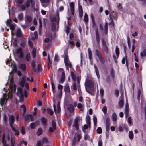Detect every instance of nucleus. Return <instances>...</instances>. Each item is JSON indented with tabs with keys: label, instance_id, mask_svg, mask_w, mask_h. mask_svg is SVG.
<instances>
[{
	"label": "nucleus",
	"instance_id": "obj_4",
	"mask_svg": "<svg viewBox=\"0 0 146 146\" xmlns=\"http://www.w3.org/2000/svg\"><path fill=\"white\" fill-rule=\"evenodd\" d=\"M110 119L109 117H107L106 118V129L107 132H108L110 131Z\"/></svg>",
	"mask_w": 146,
	"mask_h": 146
},
{
	"label": "nucleus",
	"instance_id": "obj_31",
	"mask_svg": "<svg viewBox=\"0 0 146 146\" xmlns=\"http://www.w3.org/2000/svg\"><path fill=\"white\" fill-rule=\"evenodd\" d=\"M16 85L14 84L13 85V84L11 86V91H13L14 92H15L16 91Z\"/></svg>",
	"mask_w": 146,
	"mask_h": 146
},
{
	"label": "nucleus",
	"instance_id": "obj_6",
	"mask_svg": "<svg viewBox=\"0 0 146 146\" xmlns=\"http://www.w3.org/2000/svg\"><path fill=\"white\" fill-rule=\"evenodd\" d=\"M64 62L65 66L68 65V64L70 63L68 58V55L67 51H65L64 53Z\"/></svg>",
	"mask_w": 146,
	"mask_h": 146
},
{
	"label": "nucleus",
	"instance_id": "obj_41",
	"mask_svg": "<svg viewBox=\"0 0 146 146\" xmlns=\"http://www.w3.org/2000/svg\"><path fill=\"white\" fill-rule=\"evenodd\" d=\"M8 26L9 27L10 29L12 32L14 31L15 29V26L13 24H11Z\"/></svg>",
	"mask_w": 146,
	"mask_h": 146
},
{
	"label": "nucleus",
	"instance_id": "obj_35",
	"mask_svg": "<svg viewBox=\"0 0 146 146\" xmlns=\"http://www.w3.org/2000/svg\"><path fill=\"white\" fill-rule=\"evenodd\" d=\"M84 21L86 22V24L88 21V15L86 13H85L84 15Z\"/></svg>",
	"mask_w": 146,
	"mask_h": 146
},
{
	"label": "nucleus",
	"instance_id": "obj_23",
	"mask_svg": "<svg viewBox=\"0 0 146 146\" xmlns=\"http://www.w3.org/2000/svg\"><path fill=\"white\" fill-rule=\"evenodd\" d=\"M18 18L20 21H22L23 19V14L21 13L18 15Z\"/></svg>",
	"mask_w": 146,
	"mask_h": 146
},
{
	"label": "nucleus",
	"instance_id": "obj_7",
	"mask_svg": "<svg viewBox=\"0 0 146 146\" xmlns=\"http://www.w3.org/2000/svg\"><path fill=\"white\" fill-rule=\"evenodd\" d=\"M69 6L71 14L72 15H74L75 11L74 3L72 2H70L69 4Z\"/></svg>",
	"mask_w": 146,
	"mask_h": 146
},
{
	"label": "nucleus",
	"instance_id": "obj_61",
	"mask_svg": "<svg viewBox=\"0 0 146 146\" xmlns=\"http://www.w3.org/2000/svg\"><path fill=\"white\" fill-rule=\"evenodd\" d=\"M30 0H27L26 1L25 5L28 8L30 7Z\"/></svg>",
	"mask_w": 146,
	"mask_h": 146
},
{
	"label": "nucleus",
	"instance_id": "obj_2",
	"mask_svg": "<svg viewBox=\"0 0 146 146\" xmlns=\"http://www.w3.org/2000/svg\"><path fill=\"white\" fill-rule=\"evenodd\" d=\"M95 52L100 63L102 64H104L105 63V60L104 58L102 56L101 52L97 49L95 50Z\"/></svg>",
	"mask_w": 146,
	"mask_h": 146
},
{
	"label": "nucleus",
	"instance_id": "obj_44",
	"mask_svg": "<svg viewBox=\"0 0 146 146\" xmlns=\"http://www.w3.org/2000/svg\"><path fill=\"white\" fill-rule=\"evenodd\" d=\"M42 143H47L48 142V139L46 137H43L42 139Z\"/></svg>",
	"mask_w": 146,
	"mask_h": 146
},
{
	"label": "nucleus",
	"instance_id": "obj_37",
	"mask_svg": "<svg viewBox=\"0 0 146 146\" xmlns=\"http://www.w3.org/2000/svg\"><path fill=\"white\" fill-rule=\"evenodd\" d=\"M124 104L123 101V100H120L118 103L119 105L120 108L123 107Z\"/></svg>",
	"mask_w": 146,
	"mask_h": 146
},
{
	"label": "nucleus",
	"instance_id": "obj_20",
	"mask_svg": "<svg viewBox=\"0 0 146 146\" xmlns=\"http://www.w3.org/2000/svg\"><path fill=\"white\" fill-rule=\"evenodd\" d=\"M104 28L105 34L106 35H107L108 33V24L107 22L105 23Z\"/></svg>",
	"mask_w": 146,
	"mask_h": 146
},
{
	"label": "nucleus",
	"instance_id": "obj_40",
	"mask_svg": "<svg viewBox=\"0 0 146 146\" xmlns=\"http://www.w3.org/2000/svg\"><path fill=\"white\" fill-rule=\"evenodd\" d=\"M52 126L53 129L55 130L56 129V125L55 121L53 120L52 122Z\"/></svg>",
	"mask_w": 146,
	"mask_h": 146
},
{
	"label": "nucleus",
	"instance_id": "obj_30",
	"mask_svg": "<svg viewBox=\"0 0 146 146\" xmlns=\"http://www.w3.org/2000/svg\"><path fill=\"white\" fill-rule=\"evenodd\" d=\"M115 53L117 56V58H118V57L119 54V49L117 46L115 47Z\"/></svg>",
	"mask_w": 146,
	"mask_h": 146
},
{
	"label": "nucleus",
	"instance_id": "obj_55",
	"mask_svg": "<svg viewBox=\"0 0 146 146\" xmlns=\"http://www.w3.org/2000/svg\"><path fill=\"white\" fill-rule=\"evenodd\" d=\"M12 21L11 19H7L6 21V25L7 26H9L12 23H11V21Z\"/></svg>",
	"mask_w": 146,
	"mask_h": 146
},
{
	"label": "nucleus",
	"instance_id": "obj_28",
	"mask_svg": "<svg viewBox=\"0 0 146 146\" xmlns=\"http://www.w3.org/2000/svg\"><path fill=\"white\" fill-rule=\"evenodd\" d=\"M36 50L35 48H33L31 52V54L33 58H35L36 57Z\"/></svg>",
	"mask_w": 146,
	"mask_h": 146
},
{
	"label": "nucleus",
	"instance_id": "obj_8",
	"mask_svg": "<svg viewBox=\"0 0 146 146\" xmlns=\"http://www.w3.org/2000/svg\"><path fill=\"white\" fill-rule=\"evenodd\" d=\"M67 109L70 112L73 113L74 110V108L72 104H68L67 106Z\"/></svg>",
	"mask_w": 146,
	"mask_h": 146
},
{
	"label": "nucleus",
	"instance_id": "obj_27",
	"mask_svg": "<svg viewBox=\"0 0 146 146\" xmlns=\"http://www.w3.org/2000/svg\"><path fill=\"white\" fill-rule=\"evenodd\" d=\"M93 120L94 124V127H96L97 124V118L95 115H94L93 116Z\"/></svg>",
	"mask_w": 146,
	"mask_h": 146
},
{
	"label": "nucleus",
	"instance_id": "obj_12",
	"mask_svg": "<svg viewBox=\"0 0 146 146\" xmlns=\"http://www.w3.org/2000/svg\"><path fill=\"white\" fill-rule=\"evenodd\" d=\"M19 94L21 95L23 94V89L22 88L20 87H19L17 88V95L19 96Z\"/></svg>",
	"mask_w": 146,
	"mask_h": 146
},
{
	"label": "nucleus",
	"instance_id": "obj_50",
	"mask_svg": "<svg viewBox=\"0 0 146 146\" xmlns=\"http://www.w3.org/2000/svg\"><path fill=\"white\" fill-rule=\"evenodd\" d=\"M13 61H12V60H8L6 62V64L9 66L12 65V63Z\"/></svg>",
	"mask_w": 146,
	"mask_h": 146
},
{
	"label": "nucleus",
	"instance_id": "obj_62",
	"mask_svg": "<svg viewBox=\"0 0 146 146\" xmlns=\"http://www.w3.org/2000/svg\"><path fill=\"white\" fill-rule=\"evenodd\" d=\"M22 49L21 47L19 48L18 49H17L16 50V53L17 54H19L20 53L22 52Z\"/></svg>",
	"mask_w": 146,
	"mask_h": 146
},
{
	"label": "nucleus",
	"instance_id": "obj_14",
	"mask_svg": "<svg viewBox=\"0 0 146 146\" xmlns=\"http://www.w3.org/2000/svg\"><path fill=\"white\" fill-rule=\"evenodd\" d=\"M32 117L33 116L31 115L30 114L29 115H28L27 114L24 117V119L26 121H27L29 120V118H30L31 121H33L32 120Z\"/></svg>",
	"mask_w": 146,
	"mask_h": 146
},
{
	"label": "nucleus",
	"instance_id": "obj_10",
	"mask_svg": "<svg viewBox=\"0 0 146 146\" xmlns=\"http://www.w3.org/2000/svg\"><path fill=\"white\" fill-rule=\"evenodd\" d=\"M15 35L18 38H20L23 35L22 32L20 29H17V32L15 33Z\"/></svg>",
	"mask_w": 146,
	"mask_h": 146
},
{
	"label": "nucleus",
	"instance_id": "obj_19",
	"mask_svg": "<svg viewBox=\"0 0 146 146\" xmlns=\"http://www.w3.org/2000/svg\"><path fill=\"white\" fill-rule=\"evenodd\" d=\"M42 123L44 126H46L47 124V120L44 117H42L41 119Z\"/></svg>",
	"mask_w": 146,
	"mask_h": 146
},
{
	"label": "nucleus",
	"instance_id": "obj_11",
	"mask_svg": "<svg viewBox=\"0 0 146 146\" xmlns=\"http://www.w3.org/2000/svg\"><path fill=\"white\" fill-rule=\"evenodd\" d=\"M94 67L95 69V72L97 77L98 79H99L100 78V76L99 72V70L97 66H96V65L95 64H94Z\"/></svg>",
	"mask_w": 146,
	"mask_h": 146
},
{
	"label": "nucleus",
	"instance_id": "obj_5",
	"mask_svg": "<svg viewBox=\"0 0 146 146\" xmlns=\"http://www.w3.org/2000/svg\"><path fill=\"white\" fill-rule=\"evenodd\" d=\"M85 87H87L91 88L94 87V84L91 80H88L85 82Z\"/></svg>",
	"mask_w": 146,
	"mask_h": 146
},
{
	"label": "nucleus",
	"instance_id": "obj_16",
	"mask_svg": "<svg viewBox=\"0 0 146 146\" xmlns=\"http://www.w3.org/2000/svg\"><path fill=\"white\" fill-rule=\"evenodd\" d=\"M128 109H129V106L128 104L127 101L125 110V114L126 115H127L128 113Z\"/></svg>",
	"mask_w": 146,
	"mask_h": 146
},
{
	"label": "nucleus",
	"instance_id": "obj_26",
	"mask_svg": "<svg viewBox=\"0 0 146 146\" xmlns=\"http://www.w3.org/2000/svg\"><path fill=\"white\" fill-rule=\"evenodd\" d=\"M88 52L89 58L90 60H91L92 59V52L91 49L90 48H88Z\"/></svg>",
	"mask_w": 146,
	"mask_h": 146
},
{
	"label": "nucleus",
	"instance_id": "obj_33",
	"mask_svg": "<svg viewBox=\"0 0 146 146\" xmlns=\"http://www.w3.org/2000/svg\"><path fill=\"white\" fill-rule=\"evenodd\" d=\"M71 74L72 78L73 81L75 82L76 81V77L73 72H71Z\"/></svg>",
	"mask_w": 146,
	"mask_h": 146
},
{
	"label": "nucleus",
	"instance_id": "obj_56",
	"mask_svg": "<svg viewBox=\"0 0 146 146\" xmlns=\"http://www.w3.org/2000/svg\"><path fill=\"white\" fill-rule=\"evenodd\" d=\"M96 131L97 133L99 134L101 133L102 132V129L100 127H98Z\"/></svg>",
	"mask_w": 146,
	"mask_h": 146
},
{
	"label": "nucleus",
	"instance_id": "obj_21",
	"mask_svg": "<svg viewBox=\"0 0 146 146\" xmlns=\"http://www.w3.org/2000/svg\"><path fill=\"white\" fill-rule=\"evenodd\" d=\"M15 121V117L13 115H11L9 118V123H14Z\"/></svg>",
	"mask_w": 146,
	"mask_h": 146
},
{
	"label": "nucleus",
	"instance_id": "obj_15",
	"mask_svg": "<svg viewBox=\"0 0 146 146\" xmlns=\"http://www.w3.org/2000/svg\"><path fill=\"white\" fill-rule=\"evenodd\" d=\"M65 73L64 71H63L62 72V76L60 79V81L61 83H63L65 80Z\"/></svg>",
	"mask_w": 146,
	"mask_h": 146
},
{
	"label": "nucleus",
	"instance_id": "obj_38",
	"mask_svg": "<svg viewBox=\"0 0 146 146\" xmlns=\"http://www.w3.org/2000/svg\"><path fill=\"white\" fill-rule=\"evenodd\" d=\"M46 111L48 113L50 114L51 115H52L53 114V111L50 108H47Z\"/></svg>",
	"mask_w": 146,
	"mask_h": 146
},
{
	"label": "nucleus",
	"instance_id": "obj_58",
	"mask_svg": "<svg viewBox=\"0 0 146 146\" xmlns=\"http://www.w3.org/2000/svg\"><path fill=\"white\" fill-rule=\"evenodd\" d=\"M30 2L31 3L32 8H34L35 6V1L33 0H30Z\"/></svg>",
	"mask_w": 146,
	"mask_h": 146
},
{
	"label": "nucleus",
	"instance_id": "obj_63",
	"mask_svg": "<svg viewBox=\"0 0 146 146\" xmlns=\"http://www.w3.org/2000/svg\"><path fill=\"white\" fill-rule=\"evenodd\" d=\"M28 44L29 46V47L31 48H33V44L31 41L29 40L28 41Z\"/></svg>",
	"mask_w": 146,
	"mask_h": 146
},
{
	"label": "nucleus",
	"instance_id": "obj_32",
	"mask_svg": "<svg viewBox=\"0 0 146 146\" xmlns=\"http://www.w3.org/2000/svg\"><path fill=\"white\" fill-rule=\"evenodd\" d=\"M110 18L111 22L109 24H111V25L113 27H114V23L113 20V19L112 18V16L110 14Z\"/></svg>",
	"mask_w": 146,
	"mask_h": 146
},
{
	"label": "nucleus",
	"instance_id": "obj_54",
	"mask_svg": "<svg viewBox=\"0 0 146 146\" xmlns=\"http://www.w3.org/2000/svg\"><path fill=\"white\" fill-rule=\"evenodd\" d=\"M110 74L112 78H114V71L113 68L111 69L110 72Z\"/></svg>",
	"mask_w": 146,
	"mask_h": 146
},
{
	"label": "nucleus",
	"instance_id": "obj_52",
	"mask_svg": "<svg viewBox=\"0 0 146 146\" xmlns=\"http://www.w3.org/2000/svg\"><path fill=\"white\" fill-rule=\"evenodd\" d=\"M24 94H22L21 95L20 97L19 102H23L24 101Z\"/></svg>",
	"mask_w": 146,
	"mask_h": 146
},
{
	"label": "nucleus",
	"instance_id": "obj_51",
	"mask_svg": "<svg viewBox=\"0 0 146 146\" xmlns=\"http://www.w3.org/2000/svg\"><path fill=\"white\" fill-rule=\"evenodd\" d=\"M71 87L74 90H77V85L75 82H74L73 84L72 85Z\"/></svg>",
	"mask_w": 146,
	"mask_h": 146
},
{
	"label": "nucleus",
	"instance_id": "obj_49",
	"mask_svg": "<svg viewBox=\"0 0 146 146\" xmlns=\"http://www.w3.org/2000/svg\"><path fill=\"white\" fill-rule=\"evenodd\" d=\"M30 54L29 53L27 54L26 55V59L27 62L29 61L30 59Z\"/></svg>",
	"mask_w": 146,
	"mask_h": 146
},
{
	"label": "nucleus",
	"instance_id": "obj_45",
	"mask_svg": "<svg viewBox=\"0 0 146 146\" xmlns=\"http://www.w3.org/2000/svg\"><path fill=\"white\" fill-rule=\"evenodd\" d=\"M64 90L66 92H68L70 91V88L68 85H66L64 87Z\"/></svg>",
	"mask_w": 146,
	"mask_h": 146
},
{
	"label": "nucleus",
	"instance_id": "obj_43",
	"mask_svg": "<svg viewBox=\"0 0 146 146\" xmlns=\"http://www.w3.org/2000/svg\"><path fill=\"white\" fill-rule=\"evenodd\" d=\"M20 68L22 69L23 71L26 70V66L25 64H21L20 65Z\"/></svg>",
	"mask_w": 146,
	"mask_h": 146
},
{
	"label": "nucleus",
	"instance_id": "obj_17",
	"mask_svg": "<svg viewBox=\"0 0 146 146\" xmlns=\"http://www.w3.org/2000/svg\"><path fill=\"white\" fill-rule=\"evenodd\" d=\"M86 123L89 127V128H90V118L89 116L88 115L86 116Z\"/></svg>",
	"mask_w": 146,
	"mask_h": 146
},
{
	"label": "nucleus",
	"instance_id": "obj_18",
	"mask_svg": "<svg viewBox=\"0 0 146 146\" xmlns=\"http://www.w3.org/2000/svg\"><path fill=\"white\" fill-rule=\"evenodd\" d=\"M43 131L41 128H38L36 132L37 135L38 136H40L43 134Z\"/></svg>",
	"mask_w": 146,
	"mask_h": 146
},
{
	"label": "nucleus",
	"instance_id": "obj_25",
	"mask_svg": "<svg viewBox=\"0 0 146 146\" xmlns=\"http://www.w3.org/2000/svg\"><path fill=\"white\" fill-rule=\"evenodd\" d=\"M129 137L131 140H132L134 138V135L132 131H129Z\"/></svg>",
	"mask_w": 146,
	"mask_h": 146
},
{
	"label": "nucleus",
	"instance_id": "obj_60",
	"mask_svg": "<svg viewBox=\"0 0 146 146\" xmlns=\"http://www.w3.org/2000/svg\"><path fill=\"white\" fill-rule=\"evenodd\" d=\"M43 143H42L41 140L38 141H37V144L36 146H42Z\"/></svg>",
	"mask_w": 146,
	"mask_h": 146
},
{
	"label": "nucleus",
	"instance_id": "obj_36",
	"mask_svg": "<svg viewBox=\"0 0 146 146\" xmlns=\"http://www.w3.org/2000/svg\"><path fill=\"white\" fill-rule=\"evenodd\" d=\"M61 109L60 107V102H58L57 104V112L58 113H59Z\"/></svg>",
	"mask_w": 146,
	"mask_h": 146
},
{
	"label": "nucleus",
	"instance_id": "obj_9",
	"mask_svg": "<svg viewBox=\"0 0 146 146\" xmlns=\"http://www.w3.org/2000/svg\"><path fill=\"white\" fill-rule=\"evenodd\" d=\"M78 12L79 17H82L83 15V11L82 6L80 5V3H78Z\"/></svg>",
	"mask_w": 146,
	"mask_h": 146
},
{
	"label": "nucleus",
	"instance_id": "obj_13",
	"mask_svg": "<svg viewBox=\"0 0 146 146\" xmlns=\"http://www.w3.org/2000/svg\"><path fill=\"white\" fill-rule=\"evenodd\" d=\"M73 126L76 127L77 130H78L79 125L78 124V119H75Z\"/></svg>",
	"mask_w": 146,
	"mask_h": 146
},
{
	"label": "nucleus",
	"instance_id": "obj_59",
	"mask_svg": "<svg viewBox=\"0 0 146 146\" xmlns=\"http://www.w3.org/2000/svg\"><path fill=\"white\" fill-rule=\"evenodd\" d=\"M102 111L105 114L107 113V107L106 106H104L102 109Z\"/></svg>",
	"mask_w": 146,
	"mask_h": 146
},
{
	"label": "nucleus",
	"instance_id": "obj_53",
	"mask_svg": "<svg viewBox=\"0 0 146 146\" xmlns=\"http://www.w3.org/2000/svg\"><path fill=\"white\" fill-rule=\"evenodd\" d=\"M90 138V137L89 135L88 134L85 133L84 135V139L85 140H86Z\"/></svg>",
	"mask_w": 146,
	"mask_h": 146
},
{
	"label": "nucleus",
	"instance_id": "obj_48",
	"mask_svg": "<svg viewBox=\"0 0 146 146\" xmlns=\"http://www.w3.org/2000/svg\"><path fill=\"white\" fill-rule=\"evenodd\" d=\"M77 142V137H74V139L72 141V146H75L76 143Z\"/></svg>",
	"mask_w": 146,
	"mask_h": 146
},
{
	"label": "nucleus",
	"instance_id": "obj_1",
	"mask_svg": "<svg viewBox=\"0 0 146 146\" xmlns=\"http://www.w3.org/2000/svg\"><path fill=\"white\" fill-rule=\"evenodd\" d=\"M101 44L103 50L106 54H108L109 51L108 48L109 44L107 41H106L104 39H102Z\"/></svg>",
	"mask_w": 146,
	"mask_h": 146
},
{
	"label": "nucleus",
	"instance_id": "obj_29",
	"mask_svg": "<svg viewBox=\"0 0 146 146\" xmlns=\"http://www.w3.org/2000/svg\"><path fill=\"white\" fill-rule=\"evenodd\" d=\"M56 27V23H53L52 24L51 27V29L52 31H54Z\"/></svg>",
	"mask_w": 146,
	"mask_h": 146
},
{
	"label": "nucleus",
	"instance_id": "obj_42",
	"mask_svg": "<svg viewBox=\"0 0 146 146\" xmlns=\"http://www.w3.org/2000/svg\"><path fill=\"white\" fill-rule=\"evenodd\" d=\"M6 100L5 98H1L0 100V104L1 106H3L4 104V102Z\"/></svg>",
	"mask_w": 146,
	"mask_h": 146
},
{
	"label": "nucleus",
	"instance_id": "obj_47",
	"mask_svg": "<svg viewBox=\"0 0 146 146\" xmlns=\"http://www.w3.org/2000/svg\"><path fill=\"white\" fill-rule=\"evenodd\" d=\"M26 20L28 22H31L32 19V17L31 16H28L27 17L26 19Z\"/></svg>",
	"mask_w": 146,
	"mask_h": 146
},
{
	"label": "nucleus",
	"instance_id": "obj_46",
	"mask_svg": "<svg viewBox=\"0 0 146 146\" xmlns=\"http://www.w3.org/2000/svg\"><path fill=\"white\" fill-rule=\"evenodd\" d=\"M66 69L69 71V67L70 68H72V65L71 64V62H70V63L68 64V65L67 66H65Z\"/></svg>",
	"mask_w": 146,
	"mask_h": 146
},
{
	"label": "nucleus",
	"instance_id": "obj_34",
	"mask_svg": "<svg viewBox=\"0 0 146 146\" xmlns=\"http://www.w3.org/2000/svg\"><path fill=\"white\" fill-rule=\"evenodd\" d=\"M112 16L114 19L115 20H117L118 18L117 14L114 11L112 12Z\"/></svg>",
	"mask_w": 146,
	"mask_h": 146
},
{
	"label": "nucleus",
	"instance_id": "obj_22",
	"mask_svg": "<svg viewBox=\"0 0 146 146\" xmlns=\"http://www.w3.org/2000/svg\"><path fill=\"white\" fill-rule=\"evenodd\" d=\"M140 55L141 57L146 56V47L141 52Z\"/></svg>",
	"mask_w": 146,
	"mask_h": 146
},
{
	"label": "nucleus",
	"instance_id": "obj_57",
	"mask_svg": "<svg viewBox=\"0 0 146 146\" xmlns=\"http://www.w3.org/2000/svg\"><path fill=\"white\" fill-rule=\"evenodd\" d=\"M77 141L79 142L82 138L81 135L80 134H78L77 135Z\"/></svg>",
	"mask_w": 146,
	"mask_h": 146
},
{
	"label": "nucleus",
	"instance_id": "obj_64",
	"mask_svg": "<svg viewBox=\"0 0 146 146\" xmlns=\"http://www.w3.org/2000/svg\"><path fill=\"white\" fill-rule=\"evenodd\" d=\"M30 126L31 128L32 129H34L36 127L34 122L31 123L30 124Z\"/></svg>",
	"mask_w": 146,
	"mask_h": 146
},
{
	"label": "nucleus",
	"instance_id": "obj_39",
	"mask_svg": "<svg viewBox=\"0 0 146 146\" xmlns=\"http://www.w3.org/2000/svg\"><path fill=\"white\" fill-rule=\"evenodd\" d=\"M112 117L113 121L114 122H116L117 120V115L115 113H113L112 114Z\"/></svg>",
	"mask_w": 146,
	"mask_h": 146
},
{
	"label": "nucleus",
	"instance_id": "obj_24",
	"mask_svg": "<svg viewBox=\"0 0 146 146\" xmlns=\"http://www.w3.org/2000/svg\"><path fill=\"white\" fill-rule=\"evenodd\" d=\"M25 82V80L24 78H23L22 79L21 81L20 82L19 84L22 87H23L24 86Z\"/></svg>",
	"mask_w": 146,
	"mask_h": 146
},
{
	"label": "nucleus",
	"instance_id": "obj_3",
	"mask_svg": "<svg viewBox=\"0 0 146 146\" xmlns=\"http://www.w3.org/2000/svg\"><path fill=\"white\" fill-rule=\"evenodd\" d=\"M95 33L96 43L98 45H99L100 42V39L98 28L97 27L95 29Z\"/></svg>",
	"mask_w": 146,
	"mask_h": 146
}]
</instances>
